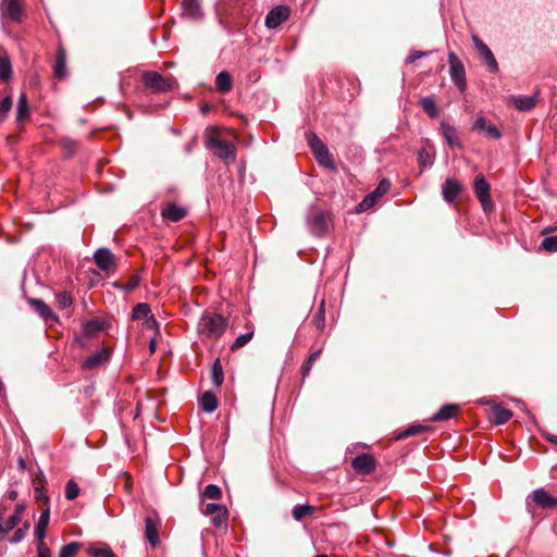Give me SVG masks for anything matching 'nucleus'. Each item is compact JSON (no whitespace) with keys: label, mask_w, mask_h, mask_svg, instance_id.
<instances>
[{"label":"nucleus","mask_w":557,"mask_h":557,"mask_svg":"<svg viewBox=\"0 0 557 557\" xmlns=\"http://www.w3.org/2000/svg\"><path fill=\"white\" fill-rule=\"evenodd\" d=\"M144 324H145V327L149 329V330L158 329V326H159L158 321H157V319L154 318L153 314H149L145 319V323Z\"/></svg>","instance_id":"nucleus-58"},{"label":"nucleus","mask_w":557,"mask_h":557,"mask_svg":"<svg viewBox=\"0 0 557 557\" xmlns=\"http://www.w3.org/2000/svg\"><path fill=\"white\" fill-rule=\"evenodd\" d=\"M35 498L38 502H42V503H46V504L49 500V497L41 490H39L38 487L35 488Z\"/></svg>","instance_id":"nucleus-59"},{"label":"nucleus","mask_w":557,"mask_h":557,"mask_svg":"<svg viewBox=\"0 0 557 557\" xmlns=\"http://www.w3.org/2000/svg\"><path fill=\"white\" fill-rule=\"evenodd\" d=\"M205 146L226 164L233 163L236 160V147L232 143L220 139L213 129L207 131Z\"/></svg>","instance_id":"nucleus-1"},{"label":"nucleus","mask_w":557,"mask_h":557,"mask_svg":"<svg viewBox=\"0 0 557 557\" xmlns=\"http://www.w3.org/2000/svg\"><path fill=\"white\" fill-rule=\"evenodd\" d=\"M536 96H517L512 97L511 102L519 111L525 112L533 109L536 104Z\"/></svg>","instance_id":"nucleus-23"},{"label":"nucleus","mask_w":557,"mask_h":557,"mask_svg":"<svg viewBox=\"0 0 557 557\" xmlns=\"http://www.w3.org/2000/svg\"><path fill=\"white\" fill-rule=\"evenodd\" d=\"M81 545L77 542H71L61 547L59 557H75Z\"/></svg>","instance_id":"nucleus-36"},{"label":"nucleus","mask_w":557,"mask_h":557,"mask_svg":"<svg viewBox=\"0 0 557 557\" xmlns=\"http://www.w3.org/2000/svg\"><path fill=\"white\" fill-rule=\"evenodd\" d=\"M463 189L462 185L455 178H447L442 186V195L447 203H451Z\"/></svg>","instance_id":"nucleus-16"},{"label":"nucleus","mask_w":557,"mask_h":557,"mask_svg":"<svg viewBox=\"0 0 557 557\" xmlns=\"http://www.w3.org/2000/svg\"><path fill=\"white\" fill-rule=\"evenodd\" d=\"M541 249L548 252L557 251V235L545 237L541 243Z\"/></svg>","instance_id":"nucleus-42"},{"label":"nucleus","mask_w":557,"mask_h":557,"mask_svg":"<svg viewBox=\"0 0 557 557\" xmlns=\"http://www.w3.org/2000/svg\"><path fill=\"white\" fill-rule=\"evenodd\" d=\"M49 521H50V509H49V507H47L40 513V516L37 520V523L35 525L34 535H35L37 542H42L45 540Z\"/></svg>","instance_id":"nucleus-20"},{"label":"nucleus","mask_w":557,"mask_h":557,"mask_svg":"<svg viewBox=\"0 0 557 557\" xmlns=\"http://www.w3.org/2000/svg\"><path fill=\"white\" fill-rule=\"evenodd\" d=\"M471 39L474 45V48L476 49L482 61L486 64L488 71L493 74L498 73V62L492 50L488 48V46L484 41H482L478 35H472Z\"/></svg>","instance_id":"nucleus-6"},{"label":"nucleus","mask_w":557,"mask_h":557,"mask_svg":"<svg viewBox=\"0 0 557 557\" xmlns=\"http://www.w3.org/2000/svg\"><path fill=\"white\" fill-rule=\"evenodd\" d=\"M79 491H81V488L74 480L67 481V483L65 485V492H64L65 498L67 500L75 499L79 495Z\"/></svg>","instance_id":"nucleus-37"},{"label":"nucleus","mask_w":557,"mask_h":557,"mask_svg":"<svg viewBox=\"0 0 557 557\" xmlns=\"http://www.w3.org/2000/svg\"><path fill=\"white\" fill-rule=\"evenodd\" d=\"M38 557H51L50 549L45 545V542H37Z\"/></svg>","instance_id":"nucleus-56"},{"label":"nucleus","mask_w":557,"mask_h":557,"mask_svg":"<svg viewBox=\"0 0 557 557\" xmlns=\"http://www.w3.org/2000/svg\"><path fill=\"white\" fill-rule=\"evenodd\" d=\"M55 299H57V304L62 309L70 307L73 302L72 296L69 292H61V293L57 294Z\"/></svg>","instance_id":"nucleus-47"},{"label":"nucleus","mask_w":557,"mask_h":557,"mask_svg":"<svg viewBox=\"0 0 557 557\" xmlns=\"http://www.w3.org/2000/svg\"><path fill=\"white\" fill-rule=\"evenodd\" d=\"M425 430H426V426L421 425V424L410 425L409 428L404 430L398 435V438H406V437L414 436V435L423 433Z\"/></svg>","instance_id":"nucleus-40"},{"label":"nucleus","mask_w":557,"mask_h":557,"mask_svg":"<svg viewBox=\"0 0 557 557\" xmlns=\"http://www.w3.org/2000/svg\"><path fill=\"white\" fill-rule=\"evenodd\" d=\"M149 314H151L150 306L146 302H140L133 308L132 320L146 319Z\"/></svg>","instance_id":"nucleus-33"},{"label":"nucleus","mask_w":557,"mask_h":557,"mask_svg":"<svg viewBox=\"0 0 557 557\" xmlns=\"http://www.w3.org/2000/svg\"><path fill=\"white\" fill-rule=\"evenodd\" d=\"M429 53L428 52H421V51H418V50H411L408 54V57L406 58V64H411L413 63L414 61L428 55Z\"/></svg>","instance_id":"nucleus-53"},{"label":"nucleus","mask_w":557,"mask_h":557,"mask_svg":"<svg viewBox=\"0 0 557 557\" xmlns=\"http://www.w3.org/2000/svg\"><path fill=\"white\" fill-rule=\"evenodd\" d=\"M449 75L453 83L460 91L467 88L466 70L462 62L454 52L448 53Z\"/></svg>","instance_id":"nucleus-5"},{"label":"nucleus","mask_w":557,"mask_h":557,"mask_svg":"<svg viewBox=\"0 0 557 557\" xmlns=\"http://www.w3.org/2000/svg\"><path fill=\"white\" fill-rule=\"evenodd\" d=\"M223 508H225L224 505H220V504H214V503H210L206 506V508L203 509V513L206 516H212L214 515L215 512H219L220 510H222Z\"/></svg>","instance_id":"nucleus-52"},{"label":"nucleus","mask_w":557,"mask_h":557,"mask_svg":"<svg viewBox=\"0 0 557 557\" xmlns=\"http://www.w3.org/2000/svg\"><path fill=\"white\" fill-rule=\"evenodd\" d=\"M473 189L474 194L480 201L482 208L484 211H487L492 208V201H491V186L490 183L486 181L483 174H478L474 178L473 183Z\"/></svg>","instance_id":"nucleus-7"},{"label":"nucleus","mask_w":557,"mask_h":557,"mask_svg":"<svg viewBox=\"0 0 557 557\" xmlns=\"http://www.w3.org/2000/svg\"><path fill=\"white\" fill-rule=\"evenodd\" d=\"M25 509H26L25 504H17V505L15 506V509H14L13 515H17V517H18L20 519H22V515L24 513Z\"/></svg>","instance_id":"nucleus-61"},{"label":"nucleus","mask_w":557,"mask_h":557,"mask_svg":"<svg viewBox=\"0 0 557 557\" xmlns=\"http://www.w3.org/2000/svg\"><path fill=\"white\" fill-rule=\"evenodd\" d=\"M211 380L216 387H220L224 381L223 367L219 358L214 360L211 367Z\"/></svg>","instance_id":"nucleus-28"},{"label":"nucleus","mask_w":557,"mask_h":557,"mask_svg":"<svg viewBox=\"0 0 557 557\" xmlns=\"http://www.w3.org/2000/svg\"><path fill=\"white\" fill-rule=\"evenodd\" d=\"M313 511H314V507L311 505H296L293 508V518L296 521H300L305 517L312 515Z\"/></svg>","instance_id":"nucleus-34"},{"label":"nucleus","mask_w":557,"mask_h":557,"mask_svg":"<svg viewBox=\"0 0 557 557\" xmlns=\"http://www.w3.org/2000/svg\"><path fill=\"white\" fill-rule=\"evenodd\" d=\"M143 83L152 92H166L174 89L177 85L173 76H163L154 71L144 72Z\"/></svg>","instance_id":"nucleus-3"},{"label":"nucleus","mask_w":557,"mask_h":557,"mask_svg":"<svg viewBox=\"0 0 557 557\" xmlns=\"http://www.w3.org/2000/svg\"><path fill=\"white\" fill-rule=\"evenodd\" d=\"M351 466L360 474H370L375 469V460L370 454H361L352 459Z\"/></svg>","instance_id":"nucleus-12"},{"label":"nucleus","mask_w":557,"mask_h":557,"mask_svg":"<svg viewBox=\"0 0 557 557\" xmlns=\"http://www.w3.org/2000/svg\"><path fill=\"white\" fill-rule=\"evenodd\" d=\"M308 144L321 165L330 169L334 168L327 147L315 134L311 133L308 135Z\"/></svg>","instance_id":"nucleus-4"},{"label":"nucleus","mask_w":557,"mask_h":557,"mask_svg":"<svg viewBox=\"0 0 557 557\" xmlns=\"http://www.w3.org/2000/svg\"><path fill=\"white\" fill-rule=\"evenodd\" d=\"M321 352H322V349H318V350L313 351L309 356L307 361L301 366V373L304 376H307L310 373L314 361L320 357Z\"/></svg>","instance_id":"nucleus-39"},{"label":"nucleus","mask_w":557,"mask_h":557,"mask_svg":"<svg viewBox=\"0 0 557 557\" xmlns=\"http://www.w3.org/2000/svg\"><path fill=\"white\" fill-rule=\"evenodd\" d=\"M309 231L317 237H322L327 233V216L323 211H317L311 219L307 221Z\"/></svg>","instance_id":"nucleus-10"},{"label":"nucleus","mask_w":557,"mask_h":557,"mask_svg":"<svg viewBox=\"0 0 557 557\" xmlns=\"http://www.w3.org/2000/svg\"><path fill=\"white\" fill-rule=\"evenodd\" d=\"M12 67L8 58L0 57V79L7 81L10 78Z\"/></svg>","instance_id":"nucleus-41"},{"label":"nucleus","mask_w":557,"mask_h":557,"mask_svg":"<svg viewBox=\"0 0 557 557\" xmlns=\"http://www.w3.org/2000/svg\"><path fill=\"white\" fill-rule=\"evenodd\" d=\"M548 441L554 443V444H557V435H552L548 437Z\"/></svg>","instance_id":"nucleus-64"},{"label":"nucleus","mask_w":557,"mask_h":557,"mask_svg":"<svg viewBox=\"0 0 557 557\" xmlns=\"http://www.w3.org/2000/svg\"><path fill=\"white\" fill-rule=\"evenodd\" d=\"M227 327V320L220 313H203L198 322V333L209 337H221Z\"/></svg>","instance_id":"nucleus-2"},{"label":"nucleus","mask_w":557,"mask_h":557,"mask_svg":"<svg viewBox=\"0 0 557 557\" xmlns=\"http://www.w3.org/2000/svg\"><path fill=\"white\" fill-rule=\"evenodd\" d=\"M28 115H29V110H28L27 97L23 92V94H21V96L18 98V102H17L16 120H17V122H22Z\"/></svg>","instance_id":"nucleus-29"},{"label":"nucleus","mask_w":557,"mask_h":557,"mask_svg":"<svg viewBox=\"0 0 557 557\" xmlns=\"http://www.w3.org/2000/svg\"><path fill=\"white\" fill-rule=\"evenodd\" d=\"M492 413H493L494 423L497 425L505 424L512 417V412L509 409H507L500 405H494L492 407Z\"/></svg>","instance_id":"nucleus-25"},{"label":"nucleus","mask_w":557,"mask_h":557,"mask_svg":"<svg viewBox=\"0 0 557 557\" xmlns=\"http://www.w3.org/2000/svg\"><path fill=\"white\" fill-rule=\"evenodd\" d=\"M418 160L421 166L429 168L433 164L434 157L426 149L423 148L419 151Z\"/></svg>","instance_id":"nucleus-46"},{"label":"nucleus","mask_w":557,"mask_h":557,"mask_svg":"<svg viewBox=\"0 0 557 557\" xmlns=\"http://www.w3.org/2000/svg\"><path fill=\"white\" fill-rule=\"evenodd\" d=\"M420 104L424 112L432 119L438 115V109L436 102L432 97H424L421 99Z\"/></svg>","instance_id":"nucleus-32"},{"label":"nucleus","mask_w":557,"mask_h":557,"mask_svg":"<svg viewBox=\"0 0 557 557\" xmlns=\"http://www.w3.org/2000/svg\"><path fill=\"white\" fill-rule=\"evenodd\" d=\"M186 214V209L175 203H166L161 210L162 218L172 222H178L183 220Z\"/></svg>","instance_id":"nucleus-18"},{"label":"nucleus","mask_w":557,"mask_h":557,"mask_svg":"<svg viewBox=\"0 0 557 557\" xmlns=\"http://www.w3.org/2000/svg\"><path fill=\"white\" fill-rule=\"evenodd\" d=\"M440 128H441V133L445 139V143L449 147H457V148L462 147L461 141L458 136V132L455 126L450 125L446 121H442Z\"/></svg>","instance_id":"nucleus-17"},{"label":"nucleus","mask_w":557,"mask_h":557,"mask_svg":"<svg viewBox=\"0 0 557 557\" xmlns=\"http://www.w3.org/2000/svg\"><path fill=\"white\" fill-rule=\"evenodd\" d=\"M140 283V276L138 274L133 275L127 283L121 285L120 288L125 293H131L134 290Z\"/></svg>","instance_id":"nucleus-49"},{"label":"nucleus","mask_w":557,"mask_h":557,"mask_svg":"<svg viewBox=\"0 0 557 557\" xmlns=\"http://www.w3.org/2000/svg\"><path fill=\"white\" fill-rule=\"evenodd\" d=\"M312 323L319 331H323L325 327V302L321 300L318 310L312 318Z\"/></svg>","instance_id":"nucleus-30"},{"label":"nucleus","mask_w":557,"mask_h":557,"mask_svg":"<svg viewBox=\"0 0 557 557\" xmlns=\"http://www.w3.org/2000/svg\"><path fill=\"white\" fill-rule=\"evenodd\" d=\"M216 88L221 92H228L232 89V76L228 72L222 71L215 77Z\"/></svg>","instance_id":"nucleus-27"},{"label":"nucleus","mask_w":557,"mask_h":557,"mask_svg":"<svg viewBox=\"0 0 557 557\" xmlns=\"http://www.w3.org/2000/svg\"><path fill=\"white\" fill-rule=\"evenodd\" d=\"M104 358H106L104 351H97V352L88 356L84 360L83 368L84 369H94V368L100 366L103 362Z\"/></svg>","instance_id":"nucleus-31"},{"label":"nucleus","mask_w":557,"mask_h":557,"mask_svg":"<svg viewBox=\"0 0 557 557\" xmlns=\"http://www.w3.org/2000/svg\"><path fill=\"white\" fill-rule=\"evenodd\" d=\"M0 12L3 18H9L15 23L21 22L24 15L22 0H1Z\"/></svg>","instance_id":"nucleus-8"},{"label":"nucleus","mask_w":557,"mask_h":557,"mask_svg":"<svg viewBox=\"0 0 557 557\" xmlns=\"http://www.w3.org/2000/svg\"><path fill=\"white\" fill-rule=\"evenodd\" d=\"M26 533H25V529H21L18 528L17 530H15L13 536L11 537L10 540V543L11 544H17L20 542L23 541V539L25 537Z\"/></svg>","instance_id":"nucleus-57"},{"label":"nucleus","mask_w":557,"mask_h":557,"mask_svg":"<svg viewBox=\"0 0 557 557\" xmlns=\"http://www.w3.org/2000/svg\"><path fill=\"white\" fill-rule=\"evenodd\" d=\"M289 16V9L286 5H277L273 8L265 16V26L268 28H276Z\"/></svg>","instance_id":"nucleus-11"},{"label":"nucleus","mask_w":557,"mask_h":557,"mask_svg":"<svg viewBox=\"0 0 557 557\" xmlns=\"http://www.w3.org/2000/svg\"><path fill=\"white\" fill-rule=\"evenodd\" d=\"M20 522L21 519L17 517V515H11L5 522V525L3 527L5 534L13 530Z\"/></svg>","instance_id":"nucleus-51"},{"label":"nucleus","mask_w":557,"mask_h":557,"mask_svg":"<svg viewBox=\"0 0 557 557\" xmlns=\"http://www.w3.org/2000/svg\"><path fill=\"white\" fill-rule=\"evenodd\" d=\"M459 410V406L455 404H446L441 407V409L434 413L431 418L433 422H442L451 419Z\"/></svg>","instance_id":"nucleus-21"},{"label":"nucleus","mask_w":557,"mask_h":557,"mask_svg":"<svg viewBox=\"0 0 557 557\" xmlns=\"http://www.w3.org/2000/svg\"><path fill=\"white\" fill-rule=\"evenodd\" d=\"M485 134L493 138V139H499L502 137V133L497 128L496 125L494 124H490L485 129H484Z\"/></svg>","instance_id":"nucleus-54"},{"label":"nucleus","mask_w":557,"mask_h":557,"mask_svg":"<svg viewBox=\"0 0 557 557\" xmlns=\"http://www.w3.org/2000/svg\"><path fill=\"white\" fill-rule=\"evenodd\" d=\"M252 336H253V332H247V333L240 334L239 336H237L235 338V341L231 345V349L235 350V349H238V348L245 346L247 343L250 342Z\"/></svg>","instance_id":"nucleus-44"},{"label":"nucleus","mask_w":557,"mask_h":557,"mask_svg":"<svg viewBox=\"0 0 557 557\" xmlns=\"http://www.w3.org/2000/svg\"><path fill=\"white\" fill-rule=\"evenodd\" d=\"M376 200L369 194L357 206L358 212H364L375 205Z\"/></svg>","instance_id":"nucleus-48"},{"label":"nucleus","mask_w":557,"mask_h":557,"mask_svg":"<svg viewBox=\"0 0 557 557\" xmlns=\"http://www.w3.org/2000/svg\"><path fill=\"white\" fill-rule=\"evenodd\" d=\"M12 97L7 96L0 101V124L7 119L9 112L12 109Z\"/></svg>","instance_id":"nucleus-38"},{"label":"nucleus","mask_w":557,"mask_h":557,"mask_svg":"<svg viewBox=\"0 0 557 557\" xmlns=\"http://www.w3.org/2000/svg\"><path fill=\"white\" fill-rule=\"evenodd\" d=\"M161 527V519L159 515L153 511L145 518V537L152 547H156L159 542V529Z\"/></svg>","instance_id":"nucleus-9"},{"label":"nucleus","mask_w":557,"mask_h":557,"mask_svg":"<svg viewBox=\"0 0 557 557\" xmlns=\"http://www.w3.org/2000/svg\"><path fill=\"white\" fill-rule=\"evenodd\" d=\"M534 504L543 509H553L557 507V496L549 495L544 488H536L531 496Z\"/></svg>","instance_id":"nucleus-14"},{"label":"nucleus","mask_w":557,"mask_h":557,"mask_svg":"<svg viewBox=\"0 0 557 557\" xmlns=\"http://www.w3.org/2000/svg\"><path fill=\"white\" fill-rule=\"evenodd\" d=\"M110 549V547L106 544L99 547H89L87 553L91 557H104L106 552Z\"/></svg>","instance_id":"nucleus-50"},{"label":"nucleus","mask_w":557,"mask_h":557,"mask_svg":"<svg viewBox=\"0 0 557 557\" xmlns=\"http://www.w3.org/2000/svg\"><path fill=\"white\" fill-rule=\"evenodd\" d=\"M228 512L226 507L212 515V523L214 527L220 528L222 525H226Z\"/></svg>","instance_id":"nucleus-43"},{"label":"nucleus","mask_w":557,"mask_h":557,"mask_svg":"<svg viewBox=\"0 0 557 557\" xmlns=\"http://www.w3.org/2000/svg\"><path fill=\"white\" fill-rule=\"evenodd\" d=\"M5 496L10 500H15L17 498V492L15 490H10L7 492Z\"/></svg>","instance_id":"nucleus-62"},{"label":"nucleus","mask_w":557,"mask_h":557,"mask_svg":"<svg viewBox=\"0 0 557 557\" xmlns=\"http://www.w3.org/2000/svg\"><path fill=\"white\" fill-rule=\"evenodd\" d=\"M486 119L482 115L478 116L473 124V129L479 132H484L487 127Z\"/></svg>","instance_id":"nucleus-55"},{"label":"nucleus","mask_w":557,"mask_h":557,"mask_svg":"<svg viewBox=\"0 0 557 557\" xmlns=\"http://www.w3.org/2000/svg\"><path fill=\"white\" fill-rule=\"evenodd\" d=\"M104 557H117L114 552L110 548L106 552Z\"/></svg>","instance_id":"nucleus-63"},{"label":"nucleus","mask_w":557,"mask_h":557,"mask_svg":"<svg viewBox=\"0 0 557 557\" xmlns=\"http://www.w3.org/2000/svg\"><path fill=\"white\" fill-rule=\"evenodd\" d=\"M199 404L201 409L208 413L213 412L218 408V399L212 392H205L199 399Z\"/></svg>","instance_id":"nucleus-26"},{"label":"nucleus","mask_w":557,"mask_h":557,"mask_svg":"<svg viewBox=\"0 0 557 557\" xmlns=\"http://www.w3.org/2000/svg\"><path fill=\"white\" fill-rule=\"evenodd\" d=\"M27 301L46 323H52L54 321H58V317L53 313L51 308L42 299L28 298Z\"/></svg>","instance_id":"nucleus-13"},{"label":"nucleus","mask_w":557,"mask_h":557,"mask_svg":"<svg viewBox=\"0 0 557 557\" xmlns=\"http://www.w3.org/2000/svg\"><path fill=\"white\" fill-rule=\"evenodd\" d=\"M63 146L69 150H74L77 147V143L73 139H63Z\"/></svg>","instance_id":"nucleus-60"},{"label":"nucleus","mask_w":557,"mask_h":557,"mask_svg":"<svg viewBox=\"0 0 557 557\" xmlns=\"http://www.w3.org/2000/svg\"><path fill=\"white\" fill-rule=\"evenodd\" d=\"M391 187V182L387 178H382L376 188L370 193V195L377 201L382 196H384Z\"/></svg>","instance_id":"nucleus-35"},{"label":"nucleus","mask_w":557,"mask_h":557,"mask_svg":"<svg viewBox=\"0 0 557 557\" xmlns=\"http://www.w3.org/2000/svg\"><path fill=\"white\" fill-rule=\"evenodd\" d=\"M106 329L107 322L98 318L88 320L83 325V332L87 337H92Z\"/></svg>","instance_id":"nucleus-22"},{"label":"nucleus","mask_w":557,"mask_h":557,"mask_svg":"<svg viewBox=\"0 0 557 557\" xmlns=\"http://www.w3.org/2000/svg\"><path fill=\"white\" fill-rule=\"evenodd\" d=\"M94 260L102 271H109L114 268V256L108 248L97 249L94 253Z\"/></svg>","instance_id":"nucleus-15"},{"label":"nucleus","mask_w":557,"mask_h":557,"mask_svg":"<svg viewBox=\"0 0 557 557\" xmlns=\"http://www.w3.org/2000/svg\"><path fill=\"white\" fill-rule=\"evenodd\" d=\"M54 76L58 79L65 78L67 72H66V54L63 49H59L57 53L54 70H53Z\"/></svg>","instance_id":"nucleus-24"},{"label":"nucleus","mask_w":557,"mask_h":557,"mask_svg":"<svg viewBox=\"0 0 557 557\" xmlns=\"http://www.w3.org/2000/svg\"><path fill=\"white\" fill-rule=\"evenodd\" d=\"M203 496L209 499L218 500L221 497V488L215 484H208L205 487Z\"/></svg>","instance_id":"nucleus-45"},{"label":"nucleus","mask_w":557,"mask_h":557,"mask_svg":"<svg viewBox=\"0 0 557 557\" xmlns=\"http://www.w3.org/2000/svg\"><path fill=\"white\" fill-rule=\"evenodd\" d=\"M184 15L193 21L202 18L203 13L199 0H183L182 1Z\"/></svg>","instance_id":"nucleus-19"}]
</instances>
